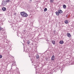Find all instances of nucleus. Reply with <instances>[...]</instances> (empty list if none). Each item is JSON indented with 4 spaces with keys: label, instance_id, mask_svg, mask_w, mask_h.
Returning <instances> with one entry per match:
<instances>
[{
    "label": "nucleus",
    "instance_id": "c85d7f7f",
    "mask_svg": "<svg viewBox=\"0 0 74 74\" xmlns=\"http://www.w3.org/2000/svg\"><path fill=\"white\" fill-rule=\"evenodd\" d=\"M11 67L12 68V66H11Z\"/></svg>",
    "mask_w": 74,
    "mask_h": 74
},
{
    "label": "nucleus",
    "instance_id": "cd10ccee",
    "mask_svg": "<svg viewBox=\"0 0 74 74\" xmlns=\"http://www.w3.org/2000/svg\"><path fill=\"white\" fill-rule=\"evenodd\" d=\"M17 36H18V34H17Z\"/></svg>",
    "mask_w": 74,
    "mask_h": 74
},
{
    "label": "nucleus",
    "instance_id": "5701e85b",
    "mask_svg": "<svg viewBox=\"0 0 74 74\" xmlns=\"http://www.w3.org/2000/svg\"><path fill=\"white\" fill-rule=\"evenodd\" d=\"M29 1H32V0H29Z\"/></svg>",
    "mask_w": 74,
    "mask_h": 74
},
{
    "label": "nucleus",
    "instance_id": "20e7f679",
    "mask_svg": "<svg viewBox=\"0 0 74 74\" xmlns=\"http://www.w3.org/2000/svg\"><path fill=\"white\" fill-rule=\"evenodd\" d=\"M55 56L54 55L52 56L51 58V60H52V61H53L55 60Z\"/></svg>",
    "mask_w": 74,
    "mask_h": 74
},
{
    "label": "nucleus",
    "instance_id": "6e6552de",
    "mask_svg": "<svg viewBox=\"0 0 74 74\" xmlns=\"http://www.w3.org/2000/svg\"><path fill=\"white\" fill-rule=\"evenodd\" d=\"M56 15H59V12H56Z\"/></svg>",
    "mask_w": 74,
    "mask_h": 74
},
{
    "label": "nucleus",
    "instance_id": "412c9836",
    "mask_svg": "<svg viewBox=\"0 0 74 74\" xmlns=\"http://www.w3.org/2000/svg\"><path fill=\"white\" fill-rule=\"evenodd\" d=\"M15 62H14V63H12V66H14V64H15Z\"/></svg>",
    "mask_w": 74,
    "mask_h": 74
},
{
    "label": "nucleus",
    "instance_id": "aec40b11",
    "mask_svg": "<svg viewBox=\"0 0 74 74\" xmlns=\"http://www.w3.org/2000/svg\"><path fill=\"white\" fill-rule=\"evenodd\" d=\"M1 58H2V56L0 55V59H1Z\"/></svg>",
    "mask_w": 74,
    "mask_h": 74
},
{
    "label": "nucleus",
    "instance_id": "393cba45",
    "mask_svg": "<svg viewBox=\"0 0 74 74\" xmlns=\"http://www.w3.org/2000/svg\"><path fill=\"white\" fill-rule=\"evenodd\" d=\"M12 68H11V69H10V71H12Z\"/></svg>",
    "mask_w": 74,
    "mask_h": 74
},
{
    "label": "nucleus",
    "instance_id": "f03ea898",
    "mask_svg": "<svg viewBox=\"0 0 74 74\" xmlns=\"http://www.w3.org/2000/svg\"><path fill=\"white\" fill-rule=\"evenodd\" d=\"M6 5L7 3H6V2H5V1H4V0L2 1V2L1 3V5H2V6L4 7V6Z\"/></svg>",
    "mask_w": 74,
    "mask_h": 74
},
{
    "label": "nucleus",
    "instance_id": "dca6fc26",
    "mask_svg": "<svg viewBox=\"0 0 74 74\" xmlns=\"http://www.w3.org/2000/svg\"><path fill=\"white\" fill-rule=\"evenodd\" d=\"M53 1H54V0H50V3H53Z\"/></svg>",
    "mask_w": 74,
    "mask_h": 74
},
{
    "label": "nucleus",
    "instance_id": "39448f33",
    "mask_svg": "<svg viewBox=\"0 0 74 74\" xmlns=\"http://www.w3.org/2000/svg\"><path fill=\"white\" fill-rule=\"evenodd\" d=\"M58 12H59L60 14H62V13H63V11L61 10H58Z\"/></svg>",
    "mask_w": 74,
    "mask_h": 74
},
{
    "label": "nucleus",
    "instance_id": "4be33fe9",
    "mask_svg": "<svg viewBox=\"0 0 74 74\" xmlns=\"http://www.w3.org/2000/svg\"><path fill=\"white\" fill-rule=\"evenodd\" d=\"M26 29H24L23 30V32H25V33H26Z\"/></svg>",
    "mask_w": 74,
    "mask_h": 74
},
{
    "label": "nucleus",
    "instance_id": "a878e982",
    "mask_svg": "<svg viewBox=\"0 0 74 74\" xmlns=\"http://www.w3.org/2000/svg\"><path fill=\"white\" fill-rule=\"evenodd\" d=\"M66 16V17H67V18L68 17V16H67V15Z\"/></svg>",
    "mask_w": 74,
    "mask_h": 74
},
{
    "label": "nucleus",
    "instance_id": "7ed1b4c3",
    "mask_svg": "<svg viewBox=\"0 0 74 74\" xmlns=\"http://www.w3.org/2000/svg\"><path fill=\"white\" fill-rule=\"evenodd\" d=\"M18 69H16V71L14 70L13 71L14 74H18Z\"/></svg>",
    "mask_w": 74,
    "mask_h": 74
},
{
    "label": "nucleus",
    "instance_id": "9d476101",
    "mask_svg": "<svg viewBox=\"0 0 74 74\" xmlns=\"http://www.w3.org/2000/svg\"><path fill=\"white\" fill-rule=\"evenodd\" d=\"M27 45H29V44H30V42L29 40H28L27 42Z\"/></svg>",
    "mask_w": 74,
    "mask_h": 74
},
{
    "label": "nucleus",
    "instance_id": "6ab92c4d",
    "mask_svg": "<svg viewBox=\"0 0 74 74\" xmlns=\"http://www.w3.org/2000/svg\"><path fill=\"white\" fill-rule=\"evenodd\" d=\"M29 57L30 58H32V55H31V54H29Z\"/></svg>",
    "mask_w": 74,
    "mask_h": 74
},
{
    "label": "nucleus",
    "instance_id": "2eb2a0df",
    "mask_svg": "<svg viewBox=\"0 0 74 74\" xmlns=\"http://www.w3.org/2000/svg\"><path fill=\"white\" fill-rule=\"evenodd\" d=\"M0 30H2L3 31V28L1 27H0Z\"/></svg>",
    "mask_w": 74,
    "mask_h": 74
},
{
    "label": "nucleus",
    "instance_id": "f3484780",
    "mask_svg": "<svg viewBox=\"0 0 74 74\" xmlns=\"http://www.w3.org/2000/svg\"><path fill=\"white\" fill-rule=\"evenodd\" d=\"M47 11V8H45L44 9V11L45 12Z\"/></svg>",
    "mask_w": 74,
    "mask_h": 74
},
{
    "label": "nucleus",
    "instance_id": "0eeeda50",
    "mask_svg": "<svg viewBox=\"0 0 74 74\" xmlns=\"http://www.w3.org/2000/svg\"><path fill=\"white\" fill-rule=\"evenodd\" d=\"M64 43V42L63 40H61L60 42V44H63V43Z\"/></svg>",
    "mask_w": 74,
    "mask_h": 74
},
{
    "label": "nucleus",
    "instance_id": "ddd939ff",
    "mask_svg": "<svg viewBox=\"0 0 74 74\" xmlns=\"http://www.w3.org/2000/svg\"><path fill=\"white\" fill-rule=\"evenodd\" d=\"M63 8H64V9H65V8H66V5H64L63 6Z\"/></svg>",
    "mask_w": 74,
    "mask_h": 74
},
{
    "label": "nucleus",
    "instance_id": "4468645a",
    "mask_svg": "<svg viewBox=\"0 0 74 74\" xmlns=\"http://www.w3.org/2000/svg\"><path fill=\"white\" fill-rule=\"evenodd\" d=\"M6 3H8L10 1V0H6V1H5Z\"/></svg>",
    "mask_w": 74,
    "mask_h": 74
},
{
    "label": "nucleus",
    "instance_id": "b1692460",
    "mask_svg": "<svg viewBox=\"0 0 74 74\" xmlns=\"http://www.w3.org/2000/svg\"><path fill=\"white\" fill-rule=\"evenodd\" d=\"M14 15H16V13H15L14 14Z\"/></svg>",
    "mask_w": 74,
    "mask_h": 74
},
{
    "label": "nucleus",
    "instance_id": "f8f14e48",
    "mask_svg": "<svg viewBox=\"0 0 74 74\" xmlns=\"http://www.w3.org/2000/svg\"><path fill=\"white\" fill-rule=\"evenodd\" d=\"M67 36L69 37H71V35L69 33L68 34H67Z\"/></svg>",
    "mask_w": 74,
    "mask_h": 74
},
{
    "label": "nucleus",
    "instance_id": "f257e3e1",
    "mask_svg": "<svg viewBox=\"0 0 74 74\" xmlns=\"http://www.w3.org/2000/svg\"><path fill=\"white\" fill-rule=\"evenodd\" d=\"M21 16L23 17H27L28 16V14L26 13L25 12H21Z\"/></svg>",
    "mask_w": 74,
    "mask_h": 74
},
{
    "label": "nucleus",
    "instance_id": "1a4fd4ad",
    "mask_svg": "<svg viewBox=\"0 0 74 74\" xmlns=\"http://www.w3.org/2000/svg\"><path fill=\"white\" fill-rule=\"evenodd\" d=\"M51 42L52 44H53L54 45H55V41L54 40H52L51 41Z\"/></svg>",
    "mask_w": 74,
    "mask_h": 74
},
{
    "label": "nucleus",
    "instance_id": "423d86ee",
    "mask_svg": "<svg viewBox=\"0 0 74 74\" xmlns=\"http://www.w3.org/2000/svg\"><path fill=\"white\" fill-rule=\"evenodd\" d=\"M2 10L3 11H6V8L5 7H3L2 8Z\"/></svg>",
    "mask_w": 74,
    "mask_h": 74
},
{
    "label": "nucleus",
    "instance_id": "bb28decb",
    "mask_svg": "<svg viewBox=\"0 0 74 74\" xmlns=\"http://www.w3.org/2000/svg\"><path fill=\"white\" fill-rule=\"evenodd\" d=\"M56 32V31H55V30L54 31V32Z\"/></svg>",
    "mask_w": 74,
    "mask_h": 74
},
{
    "label": "nucleus",
    "instance_id": "a211bd4d",
    "mask_svg": "<svg viewBox=\"0 0 74 74\" xmlns=\"http://www.w3.org/2000/svg\"><path fill=\"white\" fill-rule=\"evenodd\" d=\"M36 59H38V58H39V56H38V55L36 56Z\"/></svg>",
    "mask_w": 74,
    "mask_h": 74
},
{
    "label": "nucleus",
    "instance_id": "9b49d317",
    "mask_svg": "<svg viewBox=\"0 0 74 74\" xmlns=\"http://www.w3.org/2000/svg\"><path fill=\"white\" fill-rule=\"evenodd\" d=\"M64 23L66 24H67V23H69V21L67 20H66L64 21Z\"/></svg>",
    "mask_w": 74,
    "mask_h": 74
}]
</instances>
